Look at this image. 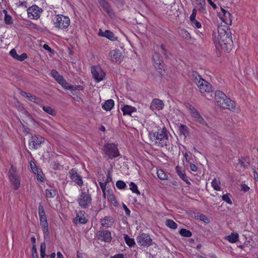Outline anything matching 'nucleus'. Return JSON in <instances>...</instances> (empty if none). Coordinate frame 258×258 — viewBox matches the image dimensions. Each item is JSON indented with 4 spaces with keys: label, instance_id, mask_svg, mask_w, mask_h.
<instances>
[{
    "label": "nucleus",
    "instance_id": "1",
    "mask_svg": "<svg viewBox=\"0 0 258 258\" xmlns=\"http://www.w3.org/2000/svg\"><path fill=\"white\" fill-rule=\"evenodd\" d=\"M225 28L222 26H218V35L217 38L213 39L214 42L217 49H221L225 52H229L233 45V41L231 36V32L225 26Z\"/></svg>",
    "mask_w": 258,
    "mask_h": 258
},
{
    "label": "nucleus",
    "instance_id": "2",
    "mask_svg": "<svg viewBox=\"0 0 258 258\" xmlns=\"http://www.w3.org/2000/svg\"><path fill=\"white\" fill-rule=\"evenodd\" d=\"M149 135L150 140L156 146L166 148L169 145L168 133L165 126L158 129L157 131L150 132Z\"/></svg>",
    "mask_w": 258,
    "mask_h": 258
},
{
    "label": "nucleus",
    "instance_id": "3",
    "mask_svg": "<svg viewBox=\"0 0 258 258\" xmlns=\"http://www.w3.org/2000/svg\"><path fill=\"white\" fill-rule=\"evenodd\" d=\"M215 100L217 105L223 109L230 110H234L235 103L233 101L228 98L224 93L217 90L215 93Z\"/></svg>",
    "mask_w": 258,
    "mask_h": 258
},
{
    "label": "nucleus",
    "instance_id": "4",
    "mask_svg": "<svg viewBox=\"0 0 258 258\" xmlns=\"http://www.w3.org/2000/svg\"><path fill=\"white\" fill-rule=\"evenodd\" d=\"M192 76L194 82L197 85L201 93H210L213 91L212 85L203 79L196 72H193Z\"/></svg>",
    "mask_w": 258,
    "mask_h": 258
},
{
    "label": "nucleus",
    "instance_id": "5",
    "mask_svg": "<svg viewBox=\"0 0 258 258\" xmlns=\"http://www.w3.org/2000/svg\"><path fill=\"white\" fill-rule=\"evenodd\" d=\"M102 151L104 155L110 159H113L120 156L117 146L114 143L104 144Z\"/></svg>",
    "mask_w": 258,
    "mask_h": 258
},
{
    "label": "nucleus",
    "instance_id": "6",
    "mask_svg": "<svg viewBox=\"0 0 258 258\" xmlns=\"http://www.w3.org/2000/svg\"><path fill=\"white\" fill-rule=\"evenodd\" d=\"M70 24V18L63 15H57L54 18V25L55 28L60 29L67 28Z\"/></svg>",
    "mask_w": 258,
    "mask_h": 258
},
{
    "label": "nucleus",
    "instance_id": "7",
    "mask_svg": "<svg viewBox=\"0 0 258 258\" xmlns=\"http://www.w3.org/2000/svg\"><path fill=\"white\" fill-rule=\"evenodd\" d=\"M92 198L88 191L81 190V194L78 198L79 206L83 209H86L91 204Z\"/></svg>",
    "mask_w": 258,
    "mask_h": 258
},
{
    "label": "nucleus",
    "instance_id": "8",
    "mask_svg": "<svg viewBox=\"0 0 258 258\" xmlns=\"http://www.w3.org/2000/svg\"><path fill=\"white\" fill-rule=\"evenodd\" d=\"M137 241L141 246L149 247L153 244V241L150 236L147 233H143L137 237Z\"/></svg>",
    "mask_w": 258,
    "mask_h": 258
},
{
    "label": "nucleus",
    "instance_id": "9",
    "mask_svg": "<svg viewBox=\"0 0 258 258\" xmlns=\"http://www.w3.org/2000/svg\"><path fill=\"white\" fill-rule=\"evenodd\" d=\"M28 17L31 19L37 20L40 17L42 10L36 5H33L27 10Z\"/></svg>",
    "mask_w": 258,
    "mask_h": 258
},
{
    "label": "nucleus",
    "instance_id": "10",
    "mask_svg": "<svg viewBox=\"0 0 258 258\" xmlns=\"http://www.w3.org/2000/svg\"><path fill=\"white\" fill-rule=\"evenodd\" d=\"M188 109L191 116L195 121L198 122L203 125H207L206 121L194 107L190 105L188 107Z\"/></svg>",
    "mask_w": 258,
    "mask_h": 258
},
{
    "label": "nucleus",
    "instance_id": "11",
    "mask_svg": "<svg viewBox=\"0 0 258 258\" xmlns=\"http://www.w3.org/2000/svg\"><path fill=\"white\" fill-rule=\"evenodd\" d=\"M91 71L93 78L97 82L102 81L105 77V73L99 67L92 66Z\"/></svg>",
    "mask_w": 258,
    "mask_h": 258
},
{
    "label": "nucleus",
    "instance_id": "12",
    "mask_svg": "<svg viewBox=\"0 0 258 258\" xmlns=\"http://www.w3.org/2000/svg\"><path fill=\"white\" fill-rule=\"evenodd\" d=\"M69 174L72 181L75 182L79 186H82L83 185L82 176L78 173L76 169L72 168L69 171Z\"/></svg>",
    "mask_w": 258,
    "mask_h": 258
},
{
    "label": "nucleus",
    "instance_id": "13",
    "mask_svg": "<svg viewBox=\"0 0 258 258\" xmlns=\"http://www.w3.org/2000/svg\"><path fill=\"white\" fill-rule=\"evenodd\" d=\"M44 141V139L40 136L34 135L32 136L31 141L29 143L30 149H38Z\"/></svg>",
    "mask_w": 258,
    "mask_h": 258
},
{
    "label": "nucleus",
    "instance_id": "14",
    "mask_svg": "<svg viewBox=\"0 0 258 258\" xmlns=\"http://www.w3.org/2000/svg\"><path fill=\"white\" fill-rule=\"evenodd\" d=\"M98 2L103 10L110 17L112 18L114 16L113 10L107 0H98Z\"/></svg>",
    "mask_w": 258,
    "mask_h": 258
},
{
    "label": "nucleus",
    "instance_id": "15",
    "mask_svg": "<svg viewBox=\"0 0 258 258\" xmlns=\"http://www.w3.org/2000/svg\"><path fill=\"white\" fill-rule=\"evenodd\" d=\"M164 107L163 102L159 99L155 98L152 100L150 108L151 110L155 111L162 110Z\"/></svg>",
    "mask_w": 258,
    "mask_h": 258
},
{
    "label": "nucleus",
    "instance_id": "16",
    "mask_svg": "<svg viewBox=\"0 0 258 258\" xmlns=\"http://www.w3.org/2000/svg\"><path fill=\"white\" fill-rule=\"evenodd\" d=\"M39 219H40V225L41 226L44 235L47 236L49 234L48 232V223L47 221L46 216V215H44V216H39Z\"/></svg>",
    "mask_w": 258,
    "mask_h": 258
},
{
    "label": "nucleus",
    "instance_id": "17",
    "mask_svg": "<svg viewBox=\"0 0 258 258\" xmlns=\"http://www.w3.org/2000/svg\"><path fill=\"white\" fill-rule=\"evenodd\" d=\"M99 239L106 242H110L111 240V233L107 230L100 231L98 233Z\"/></svg>",
    "mask_w": 258,
    "mask_h": 258
},
{
    "label": "nucleus",
    "instance_id": "18",
    "mask_svg": "<svg viewBox=\"0 0 258 258\" xmlns=\"http://www.w3.org/2000/svg\"><path fill=\"white\" fill-rule=\"evenodd\" d=\"M109 56L111 60L113 62H116L120 61L121 57V53L119 50H112L109 52Z\"/></svg>",
    "mask_w": 258,
    "mask_h": 258
},
{
    "label": "nucleus",
    "instance_id": "19",
    "mask_svg": "<svg viewBox=\"0 0 258 258\" xmlns=\"http://www.w3.org/2000/svg\"><path fill=\"white\" fill-rule=\"evenodd\" d=\"M153 60L156 68L161 69L163 67V61L158 53L155 52L153 55Z\"/></svg>",
    "mask_w": 258,
    "mask_h": 258
},
{
    "label": "nucleus",
    "instance_id": "20",
    "mask_svg": "<svg viewBox=\"0 0 258 258\" xmlns=\"http://www.w3.org/2000/svg\"><path fill=\"white\" fill-rule=\"evenodd\" d=\"M121 110L124 115H128L132 116V114L137 111V109L133 106L128 105H125L122 108Z\"/></svg>",
    "mask_w": 258,
    "mask_h": 258
},
{
    "label": "nucleus",
    "instance_id": "21",
    "mask_svg": "<svg viewBox=\"0 0 258 258\" xmlns=\"http://www.w3.org/2000/svg\"><path fill=\"white\" fill-rule=\"evenodd\" d=\"M175 169L178 175L188 185H190V182L188 180L184 171L181 170V168L178 166H176Z\"/></svg>",
    "mask_w": 258,
    "mask_h": 258
},
{
    "label": "nucleus",
    "instance_id": "22",
    "mask_svg": "<svg viewBox=\"0 0 258 258\" xmlns=\"http://www.w3.org/2000/svg\"><path fill=\"white\" fill-rule=\"evenodd\" d=\"M101 224L103 227H109L112 225L114 221L113 219L110 216H106L101 220Z\"/></svg>",
    "mask_w": 258,
    "mask_h": 258
},
{
    "label": "nucleus",
    "instance_id": "23",
    "mask_svg": "<svg viewBox=\"0 0 258 258\" xmlns=\"http://www.w3.org/2000/svg\"><path fill=\"white\" fill-rule=\"evenodd\" d=\"M114 105V102L112 99H109L102 104V107L106 111H110Z\"/></svg>",
    "mask_w": 258,
    "mask_h": 258
},
{
    "label": "nucleus",
    "instance_id": "24",
    "mask_svg": "<svg viewBox=\"0 0 258 258\" xmlns=\"http://www.w3.org/2000/svg\"><path fill=\"white\" fill-rule=\"evenodd\" d=\"M99 34L100 36L106 37L112 41H114L116 39V37L115 36L114 33L109 30H106L104 32H99Z\"/></svg>",
    "mask_w": 258,
    "mask_h": 258
},
{
    "label": "nucleus",
    "instance_id": "25",
    "mask_svg": "<svg viewBox=\"0 0 258 258\" xmlns=\"http://www.w3.org/2000/svg\"><path fill=\"white\" fill-rule=\"evenodd\" d=\"M76 222L80 224H86L87 222V219L85 218L84 215V212L82 211L79 212L75 218Z\"/></svg>",
    "mask_w": 258,
    "mask_h": 258
},
{
    "label": "nucleus",
    "instance_id": "26",
    "mask_svg": "<svg viewBox=\"0 0 258 258\" xmlns=\"http://www.w3.org/2000/svg\"><path fill=\"white\" fill-rule=\"evenodd\" d=\"M8 175L10 179L20 178L17 173L16 167H14L13 165H12L10 167Z\"/></svg>",
    "mask_w": 258,
    "mask_h": 258
},
{
    "label": "nucleus",
    "instance_id": "27",
    "mask_svg": "<svg viewBox=\"0 0 258 258\" xmlns=\"http://www.w3.org/2000/svg\"><path fill=\"white\" fill-rule=\"evenodd\" d=\"M51 75L58 83L61 81H63V79H64L63 77L61 75H59L58 72L54 69H53L51 71Z\"/></svg>",
    "mask_w": 258,
    "mask_h": 258
},
{
    "label": "nucleus",
    "instance_id": "28",
    "mask_svg": "<svg viewBox=\"0 0 258 258\" xmlns=\"http://www.w3.org/2000/svg\"><path fill=\"white\" fill-rule=\"evenodd\" d=\"M239 235L237 233H231L226 237V239L231 243H235L238 240Z\"/></svg>",
    "mask_w": 258,
    "mask_h": 258
},
{
    "label": "nucleus",
    "instance_id": "29",
    "mask_svg": "<svg viewBox=\"0 0 258 258\" xmlns=\"http://www.w3.org/2000/svg\"><path fill=\"white\" fill-rule=\"evenodd\" d=\"M3 13L5 14V23L7 25H11L13 24V20L12 17L8 14V12L6 10H4Z\"/></svg>",
    "mask_w": 258,
    "mask_h": 258
},
{
    "label": "nucleus",
    "instance_id": "30",
    "mask_svg": "<svg viewBox=\"0 0 258 258\" xmlns=\"http://www.w3.org/2000/svg\"><path fill=\"white\" fill-rule=\"evenodd\" d=\"M197 5L200 6L199 10L202 12H206V2L205 0H196Z\"/></svg>",
    "mask_w": 258,
    "mask_h": 258
},
{
    "label": "nucleus",
    "instance_id": "31",
    "mask_svg": "<svg viewBox=\"0 0 258 258\" xmlns=\"http://www.w3.org/2000/svg\"><path fill=\"white\" fill-rule=\"evenodd\" d=\"M57 191L54 189H46L45 191L46 197L47 198H53L56 195Z\"/></svg>",
    "mask_w": 258,
    "mask_h": 258
},
{
    "label": "nucleus",
    "instance_id": "32",
    "mask_svg": "<svg viewBox=\"0 0 258 258\" xmlns=\"http://www.w3.org/2000/svg\"><path fill=\"white\" fill-rule=\"evenodd\" d=\"M12 185L15 190H17L20 186V178L10 179Z\"/></svg>",
    "mask_w": 258,
    "mask_h": 258
},
{
    "label": "nucleus",
    "instance_id": "33",
    "mask_svg": "<svg viewBox=\"0 0 258 258\" xmlns=\"http://www.w3.org/2000/svg\"><path fill=\"white\" fill-rule=\"evenodd\" d=\"M42 109L45 112L52 116H55L56 115V112L55 110L50 106H44L42 107Z\"/></svg>",
    "mask_w": 258,
    "mask_h": 258
},
{
    "label": "nucleus",
    "instance_id": "34",
    "mask_svg": "<svg viewBox=\"0 0 258 258\" xmlns=\"http://www.w3.org/2000/svg\"><path fill=\"white\" fill-rule=\"evenodd\" d=\"M124 239L126 244L132 247L135 245V242L133 238H130L127 235H125L124 236Z\"/></svg>",
    "mask_w": 258,
    "mask_h": 258
},
{
    "label": "nucleus",
    "instance_id": "35",
    "mask_svg": "<svg viewBox=\"0 0 258 258\" xmlns=\"http://www.w3.org/2000/svg\"><path fill=\"white\" fill-rule=\"evenodd\" d=\"M179 233L182 236L185 237H190L192 236V233L189 230L182 228L181 229L179 232Z\"/></svg>",
    "mask_w": 258,
    "mask_h": 258
},
{
    "label": "nucleus",
    "instance_id": "36",
    "mask_svg": "<svg viewBox=\"0 0 258 258\" xmlns=\"http://www.w3.org/2000/svg\"><path fill=\"white\" fill-rule=\"evenodd\" d=\"M165 224L168 227L172 229H175L177 227V224L171 219L167 220L166 221Z\"/></svg>",
    "mask_w": 258,
    "mask_h": 258
},
{
    "label": "nucleus",
    "instance_id": "37",
    "mask_svg": "<svg viewBox=\"0 0 258 258\" xmlns=\"http://www.w3.org/2000/svg\"><path fill=\"white\" fill-rule=\"evenodd\" d=\"M157 174L159 178L161 180H166L167 179L168 175L165 173V172L161 170H158L157 171Z\"/></svg>",
    "mask_w": 258,
    "mask_h": 258
},
{
    "label": "nucleus",
    "instance_id": "38",
    "mask_svg": "<svg viewBox=\"0 0 258 258\" xmlns=\"http://www.w3.org/2000/svg\"><path fill=\"white\" fill-rule=\"evenodd\" d=\"M64 89L66 90H70L72 91L73 85L67 83V81L63 79V81H61L59 83Z\"/></svg>",
    "mask_w": 258,
    "mask_h": 258
},
{
    "label": "nucleus",
    "instance_id": "39",
    "mask_svg": "<svg viewBox=\"0 0 258 258\" xmlns=\"http://www.w3.org/2000/svg\"><path fill=\"white\" fill-rule=\"evenodd\" d=\"M130 189L138 195L141 194L140 191L138 189L137 185L133 182H131L130 184Z\"/></svg>",
    "mask_w": 258,
    "mask_h": 258
},
{
    "label": "nucleus",
    "instance_id": "40",
    "mask_svg": "<svg viewBox=\"0 0 258 258\" xmlns=\"http://www.w3.org/2000/svg\"><path fill=\"white\" fill-rule=\"evenodd\" d=\"M211 184L213 188L216 190H220V187L219 186L220 181L214 178L211 182Z\"/></svg>",
    "mask_w": 258,
    "mask_h": 258
},
{
    "label": "nucleus",
    "instance_id": "41",
    "mask_svg": "<svg viewBox=\"0 0 258 258\" xmlns=\"http://www.w3.org/2000/svg\"><path fill=\"white\" fill-rule=\"evenodd\" d=\"M231 195L229 194H227L226 195H224L222 197V199L223 201H225L226 203L230 205L232 204V202L230 199Z\"/></svg>",
    "mask_w": 258,
    "mask_h": 258
},
{
    "label": "nucleus",
    "instance_id": "42",
    "mask_svg": "<svg viewBox=\"0 0 258 258\" xmlns=\"http://www.w3.org/2000/svg\"><path fill=\"white\" fill-rule=\"evenodd\" d=\"M116 186L118 188L122 189L126 187V185L124 181L122 180H118L116 183Z\"/></svg>",
    "mask_w": 258,
    "mask_h": 258
},
{
    "label": "nucleus",
    "instance_id": "43",
    "mask_svg": "<svg viewBox=\"0 0 258 258\" xmlns=\"http://www.w3.org/2000/svg\"><path fill=\"white\" fill-rule=\"evenodd\" d=\"M179 130L181 133L185 135L187 133H188L187 127L185 125L181 124L179 126Z\"/></svg>",
    "mask_w": 258,
    "mask_h": 258
},
{
    "label": "nucleus",
    "instance_id": "44",
    "mask_svg": "<svg viewBox=\"0 0 258 258\" xmlns=\"http://www.w3.org/2000/svg\"><path fill=\"white\" fill-rule=\"evenodd\" d=\"M190 21L192 24V25L197 28H201L202 27V25L201 23L199 21H198L196 18L190 19Z\"/></svg>",
    "mask_w": 258,
    "mask_h": 258
},
{
    "label": "nucleus",
    "instance_id": "45",
    "mask_svg": "<svg viewBox=\"0 0 258 258\" xmlns=\"http://www.w3.org/2000/svg\"><path fill=\"white\" fill-rule=\"evenodd\" d=\"M27 98L30 101L35 103H38V100H39V99L37 98L35 96L32 95L30 93H28Z\"/></svg>",
    "mask_w": 258,
    "mask_h": 258
},
{
    "label": "nucleus",
    "instance_id": "46",
    "mask_svg": "<svg viewBox=\"0 0 258 258\" xmlns=\"http://www.w3.org/2000/svg\"><path fill=\"white\" fill-rule=\"evenodd\" d=\"M221 10L222 12L223 15H228V18H229V25H231L232 24V19H231V14L227 11L225 10L222 8H221Z\"/></svg>",
    "mask_w": 258,
    "mask_h": 258
},
{
    "label": "nucleus",
    "instance_id": "47",
    "mask_svg": "<svg viewBox=\"0 0 258 258\" xmlns=\"http://www.w3.org/2000/svg\"><path fill=\"white\" fill-rule=\"evenodd\" d=\"M108 198L111 201L114 206H117L118 205V202L115 200V197L113 195H109Z\"/></svg>",
    "mask_w": 258,
    "mask_h": 258
},
{
    "label": "nucleus",
    "instance_id": "48",
    "mask_svg": "<svg viewBox=\"0 0 258 258\" xmlns=\"http://www.w3.org/2000/svg\"><path fill=\"white\" fill-rule=\"evenodd\" d=\"M38 214L39 216H44L45 214L44 209L42 205L40 204L38 207Z\"/></svg>",
    "mask_w": 258,
    "mask_h": 258
},
{
    "label": "nucleus",
    "instance_id": "49",
    "mask_svg": "<svg viewBox=\"0 0 258 258\" xmlns=\"http://www.w3.org/2000/svg\"><path fill=\"white\" fill-rule=\"evenodd\" d=\"M181 34H182V37L185 39H189L190 37V34L184 29L181 30Z\"/></svg>",
    "mask_w": 258,
    "mask_h": 258
},
{
    "label": "nucleus",
    "instance_id": "50",
    "mask_svg": "<svg viewBox=\"0 0 258 258\" xmlns=\"http://www.w3.org/2000/svg\"><path fill=\"white\" fill-rule=\"evenodd\" d=\"M28 57L27 54L26 53H23L21 55H19L18 57H17L16 60H18L20 61H22L24 60L25 59H26Z\"/></svg>",
    "mask_w": 258,
    "mask_h": 258
},
{
    "label": "nucleus",
    "instance_id": "51",
    "mask_svg": "<svg viewBox=\"0 0 258 258\" xmlns=\"http://www.w3.org/2000/svg\"><path fill=\"white\" fill-rule=\"evenodd\" d=\"M32 258H38L37 249L35 245H33L31 250Z\"/></svg>",
    "mask_w": 258,
    "mask_h": 258
},
{
    "label": "nucleus",
    "instance_id": "52",
    "mask_svg": "<svg viewBox=\"0 0 258 258\" xmlns=\"http://www.w3.org/2000/svg\"><path fill=\"white\" fill-rule=\"evenodd\" d=\"M10 54L12 57H13L15 59H16L17 57H18V55L16 52V50L15 49H12L10 51Z\"/></svg>",
    "mask_w": 258,
    "mask_h": 258
},
{
    "label": "nucleus",
    "instance_id": "53",
    "mask_svg": "<svg viewBox=\"0 0 258 258\" xmlns=\"http://www.w3.org/2000/svg\"><path fill=\"white\" fill-rule=\"evenodd\" d=\"M43 172H42V171H40V173H37L36 175H37V179L38 180L41 181V182H43L44 179V178L43 177Z\"/></svg>",
    "mask_w": 258,
    "mask_h": 258
},
{
    "label": "nucleus",
    "instance_id": "54",
    "mask_svg": "<svg viewBox=\"0 0 258 258\" xmlns=\"http://www.w3.org/2000/svg\"><path fill=\"white\" fill-rule=\"evenodd\" d=\"M200 219L206 223L210 222V220L205 215H202L200 216Z\"/></svg>",
    "mask_w": 258,
    "mask_h": 258
},
{
    "label": "nucleus",
    "instance_id": "55",
    "mask_svg": "<svg viewBox=\"0 0 258 258\" xmlns=\"http://www.w3.org/2000/svg\"><path fill=\"white\" fill-rule=\"evenodd\" d=\"M161 49L162 53L164 55L165 57H167V53H166L167 51H166V48H165V45H164L163 44H162L161 45Z\"/></svg>",
    "mask_w": 258,
    "mask_h": 258
},
{
    "label": "nucleus",
    "instance_id": "56",
    "mask_svg": "<svg viewBox=\"0 0 258 258\" xmlns=\"http://www.w3.org/2000/svg\"><path fill=\"white\" fill-rule=\"evenodd\" d=\"M197 10L196 8L192 9V14L190 16L189 19L196 18Z\"/></svg>",
    "mask_w": 258,
    "mask_h": 258
},
{
    "label": "nucleus",
    "instance_id": "57",
    "mask_svg": "<svg viewBox=\"0 0 258 258\" xmlns=\"http://www.w3.org/2000/svg\"><path fill=\"white\" fill-rule=\"evenodd\" d=\"M122 207L125 211V214L127 216H130V214H131V211L129 210V209L127 207V206L124 204H123Z\"/></svg>",
    "mask_w": 258,
    "mask_h": 258
},
{
    "label": "nucleus",
    "instance_id": "58",
    "mask_svg": "<svg viewBox=\"0 0 258 258\" xmlns=\"http://www.w3.org/2000/svg\"><path fill=\"white\" fill-rule=\"evenodd\" d=\"M60 165L57 162H54L52 164V168L54 170H58L60 169Z\"/></svg>",
    "mask_w": 258,
    "mask_h": 258
},
{
    "label": "nucleus",
    "instance_id": "59",
    "mask_svg": "<svg viewBox=\"0 0 258 258\" xmlns=\"http://www.w3.org/2000/svg\"><path fill=\"white\" fill-rule=\"evenodd\" d=\"M26 25L32 28L38 29L37 25H36L35 24H34V23L31 22H29L28 24H26Z\"/></svg>",
    "mask_w": 258,
    "mask_h": 258
},
{
    "label": "nucleus",
    "instance_id": "60",
    "mask_svg": "<svg viewBox=\"0 0 258 258\" xmlns=\"http://www.w3.org/2000/svg\"><path fill=\"white\" fill-rule=\"evenodd\" d=\"M83 89V87L81 85H73L72 91H75L76 90H82Z\"/></svg>",
    "mask_w": 258,
    "mask_h": 258
},
{
    "label": "nucleus",
    "instance_id": "61",
    "mask_svg": "<svg viewBox=\"0 0 258 258\" xmlns=\"http://www.w3.org/2000/svg\"><path fill=\"white\" fill-rule=\"evenodd\" d=\"M249 189V187L246 184H241V190L244 192H246Z\"/></svg>",
    "mask_w": 258,
    "mask_h": 258
},
{
    "label": "nucleus",
    "instance_id": "62",
    "mask_svg": "<svg viewBox=\"0 0 258 258\" xmlns=\"http://www.w3.org/2000/svg\"><path fill=\"white\" fill-rule=\"evenodd\" d=\"M99 184L100 186L102 191L106 190V186L107 183H106L105 182H99Z\"/></svg>",
    "mask_w": 258,
    "mask_h": 258
},
{
    "label": "nucleus",
    "instance_id": "63",
    "mask_svg": "<svg viewBox=\"0 0 258 258\" xmlns=\"http://www.w3.org/2000/svg\"><path fill=\"white\" fill-rule=\"evenodd\" d=\"M190 169L192 171H197V169H198V168L197 167V166L193 164V163H190Z\"/></svg>",
    "mask_w": 258,
    "mask_h": 258
},
{
    "label": "nucleus",
    "instance_id": "64",
    "mask_svg": "<svg viewBox=\"0 0 258 258\" xmlns=\"http://www.w3.org/2000/svg\"><path fill=\"white\" fill-rule=\"evenodd\" d=\"M111 258H125V257L122 253H119L111 256Z\"/></svg>",
    "mask_w": 258,
    "mask_h": 258
}]
</instances>
